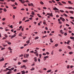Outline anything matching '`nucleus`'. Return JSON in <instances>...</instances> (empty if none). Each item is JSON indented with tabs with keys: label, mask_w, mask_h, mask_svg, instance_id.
<instances>
[{
	"label": "nucleus",
	"mask_w": 74,
	"mask_h": 74,
	"mask_svg": "<svg viewBox=\"0 0 74 74\" xmlns=\"http://www.w3.org/2000/svg\"><path fill=\"white\" fill-rule=\"evenodd\" d=\"M49 58V56H48L44 57L43 58L44 60V61H45V60H46V59H47V58Z\"/></svg>",
	"instance_id": "1"
},
{
	"label": "nucleus",
	"mask_w": 74,
	"mask_h": 74,
	"mask_svg": "<svg viewBox=\"0 0 74 74\" xmlns=\"http://www.w3.org/2000/svg\"><path fill=\"white\" fill-rule=\"evenodd\" d=\"M53 10L55 11H59V9L56 7H55L54 8H53Z\"/></svg>",
	"instance_id": "2"
},
{
	"label": "nucleus",
	"mask_w": 74,
	"mask_h": 74,
	"mask_svg": "<svg viewBox=\"0 0 74 74\" xmlns=\"http://www.w3.org/2000/svg\"><path fill=\"white\" fill-rule=\"evenodd\" d=\"M16 36V35L14 34V36H12L10 38L11 39H12L13 38H14Z\"/></svg>",
	"instance_id": "3"
},
{
	"label": "nucleus",
	"mask_w": 74,
	"mask_h": 74,
	"mask_svg": "<svg viewBox=\"0 0 74 74\" xmlns=\"http://www.w3.org/2000/svg\"><path fill=\"white\" fill-rule=\"evenodd\" d=\"M34 62H37V57H35L34 58Z\"/></svg>",
	"instance_id": "4"
},
{
	"label": "nucleus",
	"mask_w": 74,
	"mask_h": 74,
	"mask_svg": "<svg viewBox=\"0 0 74 74\" xmlns=\"http://www.w3.org/2000/svg\"><path fill=\"white\" fill-rule=\"evenodd\" d=\"M62 31V30H61L60 31V33H61V34H64V32H63V31Z\"/></svg>",
	"instance_id": "5"
},
{
	"label": "nucleus",
	"mask_w": 74,
	"mask_h": 74,
	"mask_svg": "<svg viewBox=\"0 0 74 74\" xmlns=\"http://www.w3.org/2000/svg\"><path fill=\"white\" fill-rule=\"evenodd\" d=\"M27 62V60H23V62H24V63H26V62Z\"/></svg>",
	"instance_id": "6"
},
{
	"label": "nucleus",
	"mask_w": 74,
	"mask_h": 74,
	"mask_svg": "<svg viewBox=\"0 0 74 74\" xmlns=\"http://www.w3.org/2000/svg\"><path fill=\"white\" fill-rule=\"evenodd\" d=\"M49 16H52H52H53V15H52V13H51V14H49Z\"/></svg>",
	"instance_id": "7"
},
{
	"label": "nucleus",
	"mask_w": 74,
	"mask_h": 74,
	"mask_svg": "<svg viewBox=\"0 0 74 74\" xmlns=\"http://www.w3.org/2000/svg\"><path fill=\"white\" fill-rule=\"evenodd\" d=\"M67 48H68V49H71V47H70V46H68L67 47Z\"/></svg>",
	"instance_id": "8"
},
{
	"label": "nucleus",
	"mask_w": 74,
	"mask_h": 74,
	"mask_svg": "<svg viewBox=\"0 0 74 74\" xmlns=\"http://www.w3.org/2000/svg\"><path fill=\"white\" fill-rule=\"evenodd\" d=\"M4 58H2V59L0 60V62H2V61H4Z\"/></svg>",
	"instance_id": "9"
},
{
	"label": "nucleus",
	"mask_w": 74,
	"mask_h": 74,
	"mask_svg": "<svg viewBox=\"0 0 74 74\" xmlns=\"http://www.w3.org/2000/svg\"><path fill=\"white\" fill-rule=\"evenodd\" d=\"M8 49H9L10 51H12V49L11 48V47H9L8 48Z\"/></svg>",
	"instance_id": "10"
},
{
	"label": "nucleus",
	"mask_w": 74,
	"mask_h": 74,
	"mask_svg": "<svg viewBox=\"0 0 74 74\" xmlns=\"http://www.w3.org/2000/svg\"><path fill=\"white\" fill-rule=\"evenodd\" d=\"M26 43H27V44H29V43H30V40H28L27 41Z\"/></svg>",
	"instance_id": "11"
},
{
	"label": "nucleus",
	"mask_w": 74,
	"mask_h": 74,
	"mask_svg": "<svg viewBox=\"0 0 74 74\" xmlns=\"http://www.w3.org/2000/svg\"><path fill=\"white\" fill-rule=\"evenodd\" d=\"M57 3L59 4V5H62V4H61V3L60 2H57Z\"/></svg>",
	"instance_id": "12"
},
{
	"label": "nucleus",
	"mask_w": 74,
	"mask_h": 74,
	"mask_svg": "<svg viewBox=\"0 0 74 74\" xmlns=\"http://www.w3.org/2000/svg\"><path fill=\"white\" fill-rule=\"evenodd\" d=\"M69 12L70 13H71V14H73V11H69Z\"/></svg>",
	"instance_id": "13"
},
{
	"label": "nucleus",
	"mask_w": 74,
	"mask_h": 74,
	"mask_svg": "<svg viewBox=\"0 0 74 74\" xmlns=\"http://www.w3.org/2000/svg\"><path fill=\"white\" fill-rule=\"evenodd\" d=\"M68 2L69 3H70V4H73V3H71V1H68Z\"/></svg>",
	"instance_id": "14"
},
{
	"label": "nucleus",
	"mask_w": 74,
	"mask_h": 74,
	"mask_svg": "<svg viewBox=\"0 0 74 74\" xmlns=\"http://www.w3.org/2000/svg\"><path fill=\"white\" fill-rule=\"evenodd\" d=\"M35 13L33 11H32V15H35Z\"/></svg>",
	"instance_id": "15"
},
{
	"label": "nucleus",
	"mask_w": 74,
	"mask_h": 74,
	"mask_svg": "<svg viewBox=\"0 0 74 74\" xmlns=\"http://www.w3.org/2000/svg\"><path fill=\"white\" fill-rule=\"evenodd\" d=\"M73 52H72V51L69 52V54L70 55H71V54H73Z\"/></svg>",
	"instance_id": "16"
},
{
	"label": "nucleus",
	"mask_w": 74,
	"mask_h": 74,
	"mask_svg": "<svg viewBox=\"0 0 74 74\" xmlns=\"http://www.w3.org/2000/svg\"><path fill=\"white\" fill-rule=\"evenodd\" d=\"M38 38H39L38 37H36L35 38L34 40H37V39H38Z\"/></svg>",
	"instance_id": "17"
},
{
	"label": "nucleus",
	"mask_w": 74,
	"mask_h": 74,
	"mask_svg": "<svg viewBox=\"0 0 74 74\" xmlns=\"http://www.w3.org/2000/svg\"><path fill=\"white\" fill-rule=\"evenodd\" d=\"M67 8L68 9H72L73 8H72V7H69Z\"/></svg>",
	"instance_id": "18"
},
{
	"label": "nucleus",
	"mask_w": 74,
	"mask_h": 74,
	"mask_svg": "<svg viewBox=\"0 0 74 74\" xmlns=\"http://www.w3.org/2000/svg\"><path fill=\"white\" fill-rule=\"evenodd\" d=\"M61 2L62 3H63V4H66V2L64 1H62Z\"/></svg>",
	"instance_id": "19"
},
{
	"label": "nucleus",
	"mask_w": 74,
	"mask_h": 74,
	"mask_svg": "<svg viewBox=\"0 0 74 74\" xmlns=\"http://www.w3.org/2000/svg\"><path fill=\"white\" fill-rule=\"evenodd\" d=\"M70 38H71V39L72 40H74V37H70Z\"/></svg>",
	"instance_id": "20"
},
{
	"label": "nucleus",
	"mask_w": 74,
	"mask_h": 74,
	"mask_svg": "<svg viewBox=\"0 0 74 74\" xmlns=\"http://www.w3.org/2000/svg\"><path fill=\"white\" fill-rule=\"evenodd\" d=\"M52 71V70L51 69H50V70H49V71H47V73H49L50 72H51Z\"/></svg>",
	"instance_id": "21"
},
{
	"label": "nucleus",
	"mask_w": 74,
	"mask_h": 74,
	"mask_svg": "<svg viewBox=\"0 0 74 74\" xmlns=\"http://www.w3.org/2000/svg\"><path fill=\"white\" fill-rule=\"evenodd\" d=\"M58 45H59L58 44H56L55 45V47H57V46H58Z\"/></svg>",
	"instance_id": "22"
},
{
	"label": "nucleus",
	"mask_w": 74,
	"mask_h": 74,
	"mask_svg": "<svg viewBox=\"0 0 74 74\" xmlns=\"http://www.w3.org/2000/svg\"><path fill=\"white\" fill-rule=\"evenodd\" d=\"M29 21H30V20L28 19V20H27L25 21V22H29Z\"/></svg>",
	"instance_id": "23"
},
{
	"label": "nucleus",
	"mask_w": 74,
	"mask_h": 74,
	"mask_svg": "<svg viewBox=\"0 0 74 74\" xmlns=\"http://www.w3.org/2000/svg\"><path fill=\"white\" fill-rule=\"evenodd\" d=\"M40 4H42V5L44 4V3L42 2V1H41V2H40Z\"/></svg>",
	"instance_id": "24"
},
{
	"label": "nucleus",
	"mask_w": 74,
	"mask_h": 74,
	"mask_svg": "<svg viewBox=\"0 0 74 74\" xmlns=\"http://www.w3.org/2000/svg\"><path fill=\"white\" fill-rule=\"evenodd\" d=\"M47 37V36L46 35V36H42V38H45V37Z\"/></svg>",
	"instance_id": "25"
},
{
	"label": "nucleus",
	"mask_w": 74,
	"mask_h": 74,
	"mask_svg": "<svg viewBox=\"0 0 74 74\" xmlns=\"http://www.w3.org/2000/svg\"><path fill=\"white\" fill-rule=\"evenodd\" d=\"M26 57L27 58H28V56H29V55L28 54H26Z\"/></svg>",
	"instance_id": "26"
},
{
	"label": "nucleus",
	"mask_w": 74,
	"mask_h": 74,
	"mask_svg": "<svg viewBox=\"0 0 74 74\" xmlns=\"http://www.w3.org/2000/svg\"><path fill=\"white\" fill-rule=\"evenodd\" d=\"M69 42H70V40L68 41V42H67V44H69Z\"/></svg>",
	"instance_id": "27"
},
{
	"label": "nucleus",
	"mask_w": 74,
	"mask_h": 74,
	"mask_svg": "<svg viewBox=\"0 0 74 74\" xmlns=\"http://www.w3.org/2000/svg\"><path fill=\"white\" fill-rule=\"evenodd\" d=\"M16 71H17V69H15L13 71H14V72H16Z\"/></svg>",
	"instance_id": "28"
},
{
	"label": "nucleus",
	"mask_w": 74,
	"mask_h": 74,
	"mask_svg": "<svg viewBox=\"0 0 74 74\" xmlns=\"http://www.w3.org/2000/svg\"><path fill=\"white\" fill-rule=\"evenodd\" d=\"M9 27H11V29H13V27L12 26V25H11Z\"/></svg>",
	"instance_id": "29"
},
{
	"label": "nucleus",
	"mask_w": 74,
	"mask_h": 74,
	"mask_svg": "<svg viewBox=\"0 0 74 74\" xmlns=\"http://www.w3.org/2000/svg\"><path fill=\"white\" fill-rule=\"evenodd\" d=\"M26 17H25L23 18V21H25V19H26Z\"/></svg>",
	"instance_id": "30"
},
{
	"label": "nucleus",
	"mask_w": 74,
	"mask_h": 74,
	"mask_svg": "<svg viewBox=\"0 0 74 74\" xmlns=\"http://www.w3.org/2000/svg\"><path fill=\"white\" fill-rule=\"evenodd\" d=\"M60 12H64V11H63V10H60Z\"/></svg>",
	"instance_id": "31"
},
{
	"label": "nucleus",
	"mask_w": 74,
	"mask_h": 74,
	"mask_svg": "<svg viewBox=\"0 0 74 74\" xmlns=\"http://www.w3.org/2000/svg\"><path fill=\"white\" fill-rule=\"evenodd\" d=\"M70 18L71 19H74V17H73L71 16Z\"/></svg>",
	"instance_id": "32"
},
{
	"label": "nucleus",
	"mask_w": 74,
	"mask_h": 74,
	"mask_svg": "<svg viewBox=\"0 0 74 74\" xmlns=\"http://www.w3.org/2000/svg\"><path fill=\"white\" fill-rule=\"evenodd\" d=\"M21 73H25V71H21Z\"/></svg>",
	"instance_id": "33"
},
{
	"label": "nucleus",
	"mask_w": 74,
	"mask_h": 74,
	"mask_svg": "<svg viewBox=\"0 0 74 74\" xmlns=\"http://www.w3.org/2000/svg\"><path fill=\"white\" fill-rule=\"evenodd\" d=\"M67 69H69L70 68V66H69V65H67Z\"/></svg>",
	"instance_id": "34"
},
{
	"label": "nucleus",
	"mask_w": 74,
	"mask_h": 74,
	"mask_svg": "<svg viewBox=\"0 0 74 74\" xmlns=\"http://www.w3.org/2000/svg\"><path fill=\"white\" fill-rule=\"evenodd\" d=\"M28 44H25L24 45V47H26V46L27 45H28Z\"/></svg>",
	"instance_id": "35"
},
{
	"label": "nucleus",
	"mask_w": 74,
	"mask_h": 74,
	"mask_svg": "<svg viewBox=\"0 0 74 74\" xmlns=\"http://www.w3.org/2000/svg\"><path fill=\"white\" fill-rule=\"evenodd\" d=\"M63 15H64V16H66V17H67V15L66 14H64Z\"/></svg>",
	"instance_id": "36"
},
{
	"label": "nucleus",
	"mask_w": 74,
	"mask_h": 74,
	"mask_svg": "<svg viewBox=\"0 0 74 74\" xmlns=\"http://www.w3.org/2000/svg\"><path fill=\"white\" fill-rule=\"evenodd\" d=\"M8 44H9V45H11V42H8Z\"/></svg>",
	"instance_id": "37"
},
{
	"label": "nucleus",
	"mask_w": 74,
	"mask_h": 74,
	"mask_svg": "<svg viewBox=\"0 0 74 74\" xmlns=\"http://www.w3.org/2000/svg\"><path fill=\"white\" fill-rule=\"evenodd\" d=\"M4 11L5 12H6L7 11V10H6V9L5 8H4Z\"/></svg>",
	"instance_id": "38"
},
{
	"label": "nucleus",
	"mask_w": 74,
	"mask_h": 74,
	"mask_svg": "<svg viewBox=\"0 0 74 74\" xmlns=\"http://www.w3.org/2000/svg\"><path fill=\"white\" fill-rule=\"evenodd\" d=\"M34 68H32V69H31V71H33V70H34Z\"/></svg>",
	"instance_id": "39"
},
{
	"label": "nucleus",
	"mask_w": 74,
	"mask_h": 74,
	"mask_svg": "<svg viewBox=\"0 0 74 74\" xmlns=\"http://www.w3.org/2000/svg\"><path fill=\"white\" fill-rule=\"evenodd\" d=\"M38 61L39 63L40 62V58H38Z\"/></svg>",
	"instance_id": "40"
},
{
	"label": "nucleus",
	"mask_w": 74,
	"mask_h": 74,
	"mask_svg": "<svg viewBox=\"0 0 74 74\" xmlns=\"http://www.w3.org/2000/svg\"><path fill=\"white\" fill-rule=\"evenodd\" d=\"M59 52H62V49H60L59 50Z\"/></svg>",
	"instance_id": "41"
},
{
	"label": "nucleus",
	"mask_w": 74,
	"mask_h": 74,
	"mask_svg": "<svg viewBox=\"0 0 74 74\" xmlns=\"http://www.w3.org/2000/svg\"><path fill=\"white\" fill-rule=\"evenodd\" d=\"M4 36L5 37H6V38H7V37H8V36H7L6 34H5Z\"/></svg>",
	"instance_id": "42"
},
{
	"label": "nucleus",
	"mask_w": 74,
	"mask_h": 74,
	"mask_svg": "<svg viewBox=\"0 0 74 74\" xmlns=\"http://www.w3.org/2000/svg\"><path fill=\"white\" fill-rule=\"evenodd\" d=\"M2 21H5V18H4L2 19Z\"/></svg>",
	"instance_id": "43"
},
{
	"label": "nucleus",
	"mask_w": 74,
	"mask_h": 74,
	"mask_svg": "<svg viewBox=\"0 0 74 74\" xmlns=\"http://www.w3.org/2000/svg\"><path fill=\"white\" fill-rule=\"evenodd\" d=\"M4 49H5V48L3 47L1 49V50H4Z\"/></svg>",
	"instance_id": "44"
},
{
	"label": "nucleus",
	"mask_w": 74,
	"mask_h": 74,
	"mask_svg": "<svg viewBox=\"0 0 74 74\" xmlns=\"http://www.w3.org/2000/svg\"><path fill=\"white\" fill-rule=\"evenodd\" d=\"M14 68L13 67L11 68V71H12V70H14Z\"/></svg>",
	"instance_id": "45"
},
{
	"label": "nucleus",
	"mask_w": 74,
	"mask_h": 74,
	"mask_svg": "<svg viewBox=\"0 0 74 74\" xmlns=\"http://www.w3.org/2000/svg\"><path fill=\"white\" fill-rule=\"evenodd\" d=\"M10 1H12V2H15V1L14 0H10Z\"/></svg>",
	"instance_id": "46"
},
{
	"label": "nucleus",
	"mask_w": 74,
	"mask_h": 74,
	"mask_svg": "<svg viewBox=\"0 0 74 74\" xmlns=\"http://www.w3.org/2000/svg\"><path fill=\"white\" fill-rule=\"evenodd\" d=\"M39 56H40V58H41V56H42V55H41V54H39Z\"/></svg>",
	"instance_id": "47"
},
{
	"label": "nucleus",
	"mask_w": 74,
	"mask_h": 74,
	"mask_svg": "<svg viewBox=\"0 0 74 74\" xmlns=\"http://www.w3.org/2000/svg\"><path fill=\"white\" fill-rule=\"evenodd\" d=\"M64 36H67V33H65L64 34Z\"/></svg>",
	"instance_id": "48"
},
{
	"label": "nucleus",
	"mask_w": 74,
	"mask_h": 74,
	"mask_svg": "<svg viewBox=\"0 0 74 74\" xmlns=\"http://www.w3.org/2000/svg\"><path fill=\"white\" fill-rule=\"evenodd\" d=\"M15 5H18V3L16 2L15 3Z\"/></svg>",
	"instance_id": "49"
},
{
	"label": "nucleus",
	"mask_w": 74,
	"mask_h": 74,
	"mask_svg": "<svg viewBox=\"0 0 74 74\" xmlns=\"http://www.w3.org/2000/svg\"><path fill=\"white\" fill-rule=\"evenodd\" d=\"M15 15H13V19H15Z\"/></svg>",
	"instance_id": "50"
},
{
	"label": "nucleus",
	"mask_w": 74,
	"mask_h": 74,
	"mask_svg": "<svg viewBox=\"0 0 74 74\" xmlns=\"http://www.w3.org/2000/svg\"><path fill=\"white\" fill-rule=\"evenodd\" d=\"M65 21V19L63 18V19H62V21Z\"/></svg>",
	"instance_id": "51"
},
{
	"label": "nucleus",
	"mask_w": 74,
	"mask_h": 74,
	"mask_svg": "<svg viewBox=\"0 0 74 74\" xmlns=\"http://www.w3.org/2000/svg\"><path fill=\"white\" fill-rule=\"evenodd\" d=\"M20 10H22L23 11H24V10H25V9L23 8H22V9H21Z\"/></svg>",
	"instance_id": "52"
},
{
	"label": "nucleus",
	"mask_w": 74,
	"mask_h": 74,
	"mask_svg": "<svg viewBox=\"0 0 74 74\" xmlns=\"http://www.w3.org/2000/svg\"><path fill=\"white\" fill-rule=\"evenodd\" d=\"M18 64H21V63L20 62H18Z\"/></svg>",
	"instance_id": "53"
},
{
	"label": "nucleus",
	"mask_w": 74,
	"mask_h": 74,
	"mask_svg": "<svg viewBox=\"0 0 74 74\" xmlns=\"http://www.w3.org/2000/svg\"><path fill=\"white\" fill-rule=\"evenodd\" d=\"M70 22H71V23H72V25H74V23H73V22H72L71 21H70Z\"/></svg>",
	"instance_id": "54"
},
{
	"label": "nucleus",
	"mask_w": 74,
	"mask_h": 74,
	"mask_svg": "<svg viewBox=\"0 0 74 74\" xmlns=\"http://www.w3.org/2000/svg\"><path fill=\"white\" fill-rule=\"evenodd\" d=\"M46 54H47V55H49V52H47L46 53Z\"/></svg>",
	"instance_id": "55"
},
{
	"label": "nucleus",
	"mask_w": 74,
	"mask_h": 74,
	"mask_svg": "<svg viewBox=\"0 0 74 74\" xmlns=\"http://www.w3.org/2000/svg\"><path fill=\"white\" fill-rule=\"evenodd\" d=\"M56 16L57 18H59V16L58 15H57Z\"/></svg>",
	"instance_id": "56"
},
{
	"label": "nucleus",
	"mask_w": 74,
	"mask_h": 74,
	"mask_svg": "<svg viewBox=\"0 0 74 74\" xmlns=\"http://www.w3.org/2000/svg\"><path fill=\"white\" fill-rule=\"evenodd\" d=\"M25 2H26V3H29V1H28V0L26 1Z\"/></svg>",
	"instance_id": "57"
},
{
	"label": "nucleus",
	"mask_w": 74,
	"mask_h": 74,
	"mask_svg": "<svg viewBox=\"0 0 74 74\" xmlns=\"http://www.w3.org/2000/svg\"><path fill=\"white\" fill-rule=\"evenodd\" d=\"M36 55L37 56H38V53H36Z\"/></svg>",
	"instance_id": "58"
},
{
	"label": "nucleus",
	"mask_w": 74,
	"mask_h": 74,
	"mask_svg": "<svg viewBox=\"0 0 74 74\" xmlns=\"http://www.w3.org/2000/svg\"><path fill=\"white\" fill-rule=\"evenodd\" d=\"M69 33H72V32H71V31H69Z\"/></svg>",
	"instance_id": "59"
},
{
	"label": "nucleus",
	"mask_w": 74,
	"mask_h": 74,
	"mask_svg": "<svg viewBox=\"0 0 74 74\" xmlns=\"http://www.w3.org/2000/svg\"><path fill=\"white\" fill-rule=\"evenodd\" d=\"M30 16L31 17H34V16H33V15H30Z\"/></svg>",
	"instance_id": "60"
},
{
	"label": "nucleus",
	"mask_w": 74,
	"mask_h": 74,
	"mask_svg": "<svg viewBox=\"0 0 74 74\" xmlns=\"http://www.w3.org/2000/svg\"><path fill=\"white\" fill-rule=\"evenodd\" d=\"M29 19H30V20H32V19H33V18H32V17H31L30 18H29Z\"/></svg>",
	"instance_id": "61"
},
{
	"label": "nucleus",
	"mask_w": 74,
	"mask_h": 74,
	"mask_svg": "<svg viewBox=\"0 0 74 74\" xmlns=\"http://www.w3.org/2000/svg\"><path fill=\"white\" fill-rule=\"evenodd\" d=\"M52 2H53V3H55V1H54V0H53L52 1Z\"/></svg>",
	"instance_id": "62"
},
{
	"label": "nucleus",
	"mask_w": 74,
	"mask_h": 74,
	"mask_svg": "<svg viewBox=\"0 0 74 74\" xmlns=\"http://www.w3.org/2000/svg\"><path fill=\"white\" fill-rule=\"evenodd\" d=\"M74 73V71H73L71 72V74H73Z\"/></svg>",
	"instance_id": "63"
},
{
	"label": "nucleus",
	"mask_w": 74,
	"mask_h": 74,
	"mask_svg": "<svg viewBox=\"0 0 74 74\" xmlns=\"http://www.w3.org/2000/svg\"><path fill=\"white\" fill-rule=\"evenodd\" d=\"M0 1H4V0H0Z\"/></svg>",
	"instance_id": "64"
}]
</instances>
